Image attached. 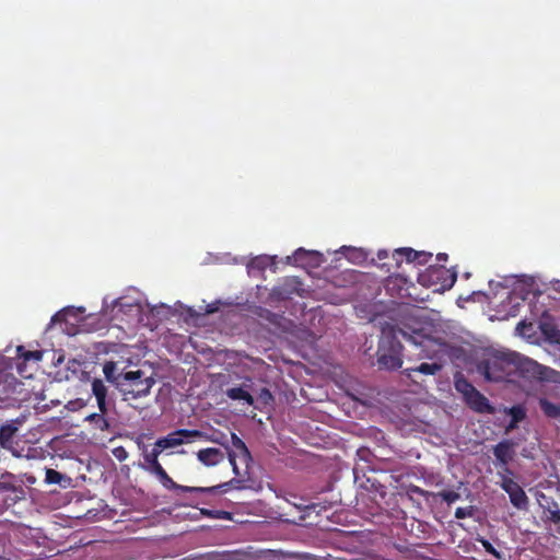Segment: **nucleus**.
Instances as JSON below:
<instances>
[{
    "label": "nucleus",
    "mask_w": 560,
    "mask_h": 560,
    "mask_svg": "<svg viewBox=\"0 0 560 560\" xmlns=\"http://www.w3.org/2000/svg\"><path fill=\"white\" fill-rule=\"evenodd\" d=\"M410 341L416 349L419 359H432L435 354L430 350L432 339L422 334L421 330L412 329L411 332L396 325L385 324L377 348V364L380 369L397 370L402 365V346L398 336Z\"/></svg>",
    "instance_id": "obj_1"
},
{
    "label": "nucleus",
    "mask_w": 560,
    "mask_h": 560,
    "mask_svg": "<svg viewBox=\"0 0 560 560\" xmlns=\"http://www.w3.org/2000/svg\"><path fill=\"white\" fill-rule=\"evenodd\" d=\"M158 452L153 451H145L143 454L144 464L142 465V468L148 471L149 474L155 476L159 481L162 483V486L167 490H174V491H180V492H196V493H217L219 490H223L224 492L229 489L242 488V480L241 479H232L228 482H223L218 486L212 487H189V486H182L176 483L166 472V470L163 468V466L159 462Z\"/></svg>",
    "instance_id": "obj_2"
},
{
    "label": "nucleus",
    "mask_w": 560,
    "mask_h": 560,
    "mask_svg": "<svg viewBox=\"0 0 560 560\" xmlns=\"http://www.w3.org/2000/svg\"><path fill=\"white\" fill-rule=\"evenodd\" d=\"M512 353H495L478 364V372L489 382H503L515 373Z\"/></svg>",
    "instance_id": "obj_3"
},
{
    "label": "nucleus",
    "mask_w": 560,
    "mask_h": 560,
    "mask_svg": "<svg viewBox=\"0 0 560 560\" xmlns=\"http://www.w3.org/2000/svg\"><path fill=\"white\" fill-rule=\"evenodd\" d=\"M155 381L151 376H145L141 370L125 372L119 380L118 389L125 400L138 399L149 395Z\"/></svg>",
    "instance_id": "obj_4"
},
{
    "label": "nucleus",
    "mask_w": 560,
    "mask_h": 560,
    "mask_svg": "<svg viewBox=\"0 0 560 560\" xmlns=\"http://www.w3.org/2000/svg\"><path fill=\"white\" fill-rule=\"evenodd\" d=\"M208 441L219 443L225 447L228 452L229 462L232 466L235 476L240 477L243 475L237 466V459H240V462L245 465L246 470L248 469L249 464L253 462V457L245 442L237 434L231 433V446H229L228 443L219 439H210L208 436Z\"/></svg>",
    "instance_id": "obj_5"
},
{
    "label": "nucleus",
    "mask_w": 560,
    "mask_h": 560,
    "mask_svg": "<svg viewBox=\"0 0 560 560\" xmlns=\"http://www.w3.org/2000/svg\"><path fill=\"white\" fill-rule=\"evenodd\" d=\"M194 439L208 440V434L197 429H178L168 433L166 436L158 439L151 451L158 452V454L161 455L164 450L190 443Z\"/></svg>",
    "instance_id": "obj_6"
},
{
    "label": "nucleus",
    "mask_w": 560,
    "mask_h": 560,
    "mask_svg": "<svg viewBox=\"0 0 560 560\" xmlns=\"http://www.w3.org/2000/svg\"><path fill=\"white\" fill-rule=\"evenodd\" d=\"M457 279L455 272H451L443 266L431 265L419 275L418 281L425 287L441 283L442 288H452Z\"/></svg>",
    "instance_id": "obj_7"
},
{
    "label": "nucleus",
    "mask_w": 560,
    "mask_h": 560,
    "mask_svg": "<svg viewBox=\"0 0 560 560\" xmlns=\"http://www.w3.org/2000/svg\"><path fill=\"white\" fill-rule=\"evenodd\" d=\"M24 384L13 373L0 370V401L19 400Z\"/></svg>",
    "instance_id": "obj_8"
},
{
    "label": "nucleus",
    "mask_w": 560,
    "mask_h": 560,
    "mask_svg": "<svg viewBox=\"0 0 560 560\" xmlns=\"http://www.w3.org/2000/svg\"><path fill=\"white\" fill-rule=\"evenodd\" d=\"M539 505L542 508V520L553 525L551 528L556 534L560 535V508L551 498L541 493L538 499Z\"/></svg>",
    "instance_id": "obj_9"
},
{
    "label": "nucleus",
    "mask_w": 560,
    "mask_h": 560,
    "mask_svg": "<svg viewBox=\"0 0 560 560\" xmlns=\"http://www.w3.org/2000/svg\"><path fill=\"white\" fill-rule=\"evenodd\" d=\"M16 355H18V360H21V362L16 363L18 372L20 373L21 376L28 378L32 376V373H28V371H25L24 365L31 361L35 362V363L42 361L43 351H39V350L31 351V350H26L25 347H23V346H19L16 348Z\"/></svg>",
    "instance_id": "obj_10"
},
{
    "label": "nucleus",
    "mask_w": 560,
    "mask_h": 560,
    "mask_svg": "<svg viewBox=\"0 0 560 560\" xmlns=\"http://www.w3.org/2000/svg\"><path fill=\"white\" fill-rule=\"evenodd\" d=\"M467 406L479 413H493L494 407L490 405L488 398L476 389L469 397L464 399Z\"/></svg>",
    "instance_id": "obj_11"
},
{
    "label": "nucleus",
    "mask_w": 560,
    "mask_h": 560,
    "mask_svg": "<svg viewBox=\"0 0 560 560\" xmlns=\"http://www.w3.org/2000/svg\"><path fill=\"white\" fill-rule=\"evenodd\" d=\"M92 394L96 399L98 410L108 413L109 402L107 400L108 388L101 378H94L91 383Z\"/></svg>",
    "instance_id": "obj_12"
},
{
    "label": "nucleus",
    "mask_w": 560,
    "mask_h": 560,
    "mask_svg": "<svg viewBox=\"0 0 560 560\" xmlns=\"http://www.w3.org/2000/svg\"><path fill=\"white\" fill-rule=\"evenodd\" d=\"M513 454V443L509 440L501 441L493 447V455L497 462L500 466L504 467L505 471L509 472L508 464L512 460Z\"/></svg>",
    "instance_id": "obj_13"
},
{
    "label": "nucleus",
    "mask_w": 560,
    "mask_h": 560,
    "mask_svg": "<svg viewBox=\"0 0 560 560\" xmlns=\"http://www.w3.org/2000/svg\"><path fill=\"white\" fill-rule=\"evenodd\" d=\"M197 459L206 467H213L224 460V453L217 447L201 448L197 452Z\"/></svg>",
    "instance_id": "obj_14"
},
{
    "label": "nucleus",
    "mask_w": 560,
    "mask_h": 560,
    "mask_svg": "<svg viewBox=\"0 0 560 560\" xmlns=\"http://www.w3.org/2000/svg\"><path fill=\"white\" fill-rule=\"evenodd\" d=\"M22 422L23 419H15L14 421L0 427V445L2 447H9L12 444L13 438Z\"/></svg>",
    "instance_id": "obj_15"
},
{
    "label": "nucleus",
    "mask_w": 560,
    "mask_h": 560,
    "mask_svg": "<svg viewBox=\"0 0 560 560\" xmlns=\"http://www.w3.org/2000/svg\"><path fill=\"white\" fill-rule=\"evenodd\" d=\"M442 364L433 362V363H427L423 362L415 368H408L404 371V374L407 377H411L412 373H421L424 375H435L442 370Z\"/></svg>",
    "instance_id": "obj_16"
},
{
    "label": "nucleus",
    "mask_w": 560,
    "mask_h": 560,
    "mask_svg": "<svg viewBox=\"0 0 560 560\" xmlns=\"http://www.w3.org/2000/svg\"><path fill=\"white\" fill-rule=\"evenodd\" d=\"M107 413L93 412L85 417V421L92 424L95 430H100L102 432L109 431L110 424L108 419L106 418Z\"/></svg>",
    "instance_id": "obj_17"
},
{
    "label": "nucleus",
    "mask_w": 560,
    "mask_h": 560,
    "mask_svg": "<svg viewBox=\"0 0 560 560\" xmlns=\"http://www.w3.org/2000/svg\"><path fill=\"white\" fill-rule=\"evenodd\" d=\"M455 389L463 395V398L469 397L477 388L460 373L454 377Z\"/></svg>",
    "instance_id": "obj_18"
},
{
    "label": "nucleus",
    "mask_w": 560,
    "mask_h": 560,
    "mask_svg": "<svg viewBox=\"0 0 560 560\" xmlns=\"http://www.w3.org/2000/svg\"><path fill=\"white\" fill-rule=\"evenodd\" d=\"M225 395L232 400H243L248 406H253L255 402L254 397L244 387H232L226 389Z\"/></svg>",
    "instance_id": "obj_19"
},
{
    "label": "nucleus",
    "mask_w": 560,
    "mask_h": 560,
    "mask_svg": "<svg viewBox=\"0 0 560 560\" xmlns=\"http://www.w3.org/2000/svg\"><path fill=\"white\" fill-rule=\"evenodd\" d=\"M103 373L105 378L114 384L118 388L119 380L125 374L124 372L117 373V364L113 361H108L103 366Z\"/></svg>",
    "instance_id": "obj_20"
},
{
    "label": "nucleus",
    "mask_w": 560,
    "mask_h": 560,
    "mask_svg": "<svg viewBox=\"0 0 560 560\" xmlns=\"http://www.w3.org/2000/svg\"><path fill=\"white\" fill-rule=\"evenodd\" d=\"M538 404L546 417L551 419H557L560 417V404L551 402L547 398H540Z\"/></svg>",
    "instance_id": "obj_21"
},
{
    "label": "nucleus",
    "mask_w": 560,
    "mask_h": 560,
    "mask_svg": "<svg viewBox=\"0 0 560 560\" xmlns=\"http://www.w3.org/2000/svg\"><path fill=\"white\" fill-rule=\"evenodd\" d=\"M417 250L411 247H400L393 252V258L396 260L397 266L401 264L404 259L407 262H415Z\"/></svg>",
    "instance_id": "obj_22"
},
{
    "label": "nucleus",
    "mask_w": 560,
    "mask_h": 560,
    "mask_svg": "<svg viewBox=\"0 0 560 560\" xmlns=\"http://www.w3.org/2000/svg\"><path fill=\"white\" fill-rule=\"evenodd\" d=\"M511 503L518 510H526L528 506V498L525 491L520 488L516 491H512L509 495Z\"/></svg>",
    "instance_id": "obj_23"
},
{
    "label": "nucleus",
    "mask_w": 560,
    "mask_h": 560,
    "mask_svg": "<svg viewBox=\"0 0 560 560\" xmlns=\"http://www.w3.org/2000/svg\"><path fill=\"white\" fill-rule=\"evenodd\" d=\"M509 413L511 416V421L508 425V430L515 429L517 423L523 421L526 417L525 409L520 405L511 407Z\"/></svg>",
    "instance_id": "obj_24"
},
{
    "label": "nucleus",
    "mask_w": 560,
    "mask_h": 560,
    "mask_svg": "<svg viewBox=\"0 0 560 560\" xmlns=\"http://www.w3.org/2000/svg\"><path fill=\"white\" fill-rule=\"evenodd\" d=\"M62 481H70V478H68L67 476L62 475L61 472H59L52 468L46 469V475H45L46 483L61 485Z\"/></svg>",
    "instance_id": "obj_25"
},
{
    "label": "nucleus",
    "mask_w": 560,
    "mask_h": 560,
    "mask_svg": "<svg viewBox=\"0 0 560 560\" xmlns=\"http://www.w3.org/2000/svg\"><path fill=\"white\" fill-rule=\"evenodd\" d=\"M478 541L481 544V546L483 547V549L488 553L492 555L498 560H503L504 559L503 553L500 552L499 550H497L489 540H487L485 538H480V539H478Z\"/></svg>",
    "instance_id": "obj_26"
},
{
    "label": "nucleus",
    "mask_w": 560,
    "mask_h": 560,
    "mask_svg": "<svg viewBox=\"0 0 560 560\" xmlns=\"http://www.w3.org/2000/svg\"><path fill=\"white\" fill-rule=\"evenodd\" d=\"M438 495L447 504H452V503L456 502L457 500H459V498H460L459 493L456 491H453V490H443V491L439 492Z\"/></svg>",
    "instance_id": "obj_27"
},
{
    "label": "nucleus",
    "mask_w": 560,
    "mask_h": 560,
    "mask_svg": "<svg viewBox=\"0 0 560 560\" xmlns=\"http://www.w3.org/2000/svg\"><path fill=\"white\" fill-rule=\"evenodd\" d=\"M501 488L510 495L512 491H516L517 489L522 488L517 482H515L513 479L509 477H503L501 482Z\"/></svg>",
    "instance_id": "obj_28"
},
{
    "label": "nucleus",
    "mask_w": 560,
    "mask_h": 560,
    "mask_svg": "<svg viewBox=\"0 0 560 560\" xmlns=\"http://www.w3.org/2000/svg\"><path fill=\"white\" fill-rule=\"evenodd\" d=\"M432 258V253L424 252V250H417V255L415 257V264L422 266L429 262V260Z\"/></svg>",
    "instance_id": "obj_29"
},
{
    "label": "nucleus",
    "mask_w": 560,
    "mask_h": 560,
    "mask_svg": "<svg viewBox=\"0 0 560 560\" xmlns=\"http://www.w3.org/2000/svg\"><path fill=\"white\" fill-rule=\"evenodd\" d=\"M258 398H259V400H261V402H262L264 405L269 404V402H270V401H272V399H273V398H272V395H271V393H270V390H269V389H267V388H261V389H260V393H259V397H258Z\"/></svg>",
    "instance_id": "obj_30"
},
{
    "label": "nucleus",
    "mask_w": 560,
    "mask_h": 560,
    "mask_svg": "<svg viewBox=\"0 0 560 560\" xmlns=\"http://www.w3.org/2000/svg\"><path fill=\"white\" fill-rule=\"evenodd\" d=\"M114 455L118 460H125L127 458V452L124 447H117L114 450Z\"/></svg>",
    "instance_id": "obj_31"
},
{
    "label": "nucleus",
    "mask_w": 560,
    "mask_h": 560,
    "mask_svg": "<svg viewBox=\"0 0 560 560\" xmlns=\"http://www.w3.org/2000/svg\"><path fill=\"white\" fill-rule=\"evenodd\" d=\"M66 312L67 310H62L60 312H57L52 317H51V324H55V323H59V322H63L66 320L65 318V315H66Z\"/></svg>",
    "instance_id": "obj_32"
},
{
    "label": "nucleus",
    "mask_w": 560,
    "mask_h": 560,
    "mask_svg": "<svg viewBox=\"0 0 560 560\" xmlns=\"http://www.w3.org/2000/svg\"><path fill=\"white\" fill-rule=\"evenodd\" d=\"M469 515H470V513L464 508H457L455 511V517L459 518V520L465 518Z\"/></svg>",
    "instance_id": "obj_33"
},
{
    "label": "nucleus",
    "mask_w": 560,
    "mask_h": 560,
    "mask_svg": "<svg viewBox=\"0 0 560 560\" xmlns=\"http://www.w3.org/2000/svg\"><path fill=\"white\" fill-rule=\"evenodd\" d=\"M307 252L303 248H299L295 250L294 255H293V258L294 260L298 262L301 260L302 256L306 255Z\"/></svg>",
    "instance_id": "obj_34"
},
{
    "label": "nucleus",
    "mask_w": 560,
    "mask_h": 560,
    "mask_svg": "<svg viewBox=\"0 0 560 560\" xmlns=\"http://www.w3.org/2000/svg\"><path fill=\"white\" fill-rule=\"evenodd\" d=\"M253 264L257 265L258 268L262 269L264 268V265H265V261L262 258H256Z\"/></svg>",
    "instance_id": "obj_35"
},
{
    "label": "nucleus",
    "mask_w": 560,
    "mask_h": 560,
    "mask_svg": "<svg viewBox=\"0 0 560 560\" xmlns=\"http://www.w3.org/2000/svg\"><path fill=\"white\" fill-rule=\"evenodd\" d=\"M201 513L207 516H214V511L202 509Z\"/></svg>",
    "instance_id": "obj_36"
},
{
    "label": "nucleus",
    "mask_w": 560,
    "mask_h": 560,
    "mask_svg": "<svg viewBox=\"0 0 560 560\" xmlns=\"http://www.w3.org/2000/svg\"><path fill=\"white\" fill-rule=\"evenodd\" d=\"M377 257L380 259H385L387 257V252L386 250H378Z\"/></svg>",
    "instance_id": "obj_37"
},
{
    "label": "nucleus",
    "mask_w": 560,
    "mask_h": 560,
    "mask_svg": "<svg viewBox=\"0 0 560 560\" xmlns=\"http://www.w3.org/2000/svg\"><path fill=\"white\" fill-rule=\"evenodd\" d=\"M436 259L439 261L446 260L447 259V255L446 254H438Z\"/></svg>",
    "instance_id": "obj_38"
},
{
    "label": "nucleus",
    "mask_w": 560,
    "mask_h": 560,
    "mask_svg": "<svg viewBox=\"0 0 560 560\" xmlns=\"http://www.w3.org/2000/svg\"><path fill=\"white\" fill-rule=\"evenodd\" d=\"M412 491H413L415 493H418V494H422V493H423V490H422V489H420L419 487H413V488H412Z\"/></svg>",
    "instance_id": "obj_39"
},
{
    "label": "nucleus",
    "mask_w": 560,
    "mask_h": 560,
    "mask_svg": "<svg viewBox=\"0 0 560 560\" xmlns=\"http://www.w3.org/2000/svg\"><path fill=\"white\" fill-rule=\"evenodd\" d=\"M5 489V485L0 481V490Z\"/></svg>",
    "instance_id": "obj_40"
}]
</instances>
